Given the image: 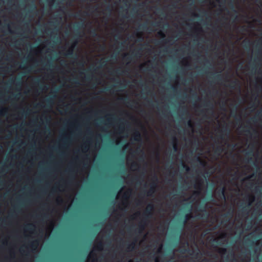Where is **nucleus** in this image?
<instances>
[{"label":"nucleus","mask_w":262,"mask_h":262,"mask_svg":"<svg viewBox=\"0 0 262 262\" xmlns=\"http://www.w3.org/2000/svg\"><path fill=\"white\" fill-rule=\"evenodd\" d=\"M100 48L102 50H104L105 49V46L104 45H102L100 46Z\"/></svg>","instance_id":"obj_37"},{"label":"nucleus","mask_w":262,"mask_h":262,"mask_svg":"<svg viewBox=\"0 0 262 262\" xmlns=\"http://www.w3.org/2000/svg\"><path fill=\"white\" fill-rule=\"evenodd\" d=\"M141 134L139 131H136L134 135V140L136 141H138L140 140Z\"/></svg>","instance_id":"obj_6"},{"label":"nucleus","mask_w":262,"mask_h":262,"mask_svg":"<svg viewBox=\"0 0 262 262\" xmlns=\"http://www.w3.org/2000/svg\"><path fill=\"white\" fill-rule=\"evenodd\" d=\"M203 184V181L202 180H199L196 184H195L194 186L195 188L201 189Z\"/></svg>","instance_id":"obj_8"},{"label":"nucleus","mask_w":262,"mask_h":262,"mask_svg":"<svg viewBox=\"0 0 262 262\" xmlns=\"http://www.w3.org/2000/svg\"><path fill=\"white\" fill-rule=\"evenodd\" d=\"M67 140H68V139L67 138L64 137L63 138V141H67Z\"/></svg>","instance_id":"obj_49"},{"label":"nucleus","mask_w":262,"mask_h":262,"mask_svg":"<svg viewBox=\"0 0 262 262\" xmlns=\"http://www.w3.org/2000/svg\"><path fill=\"white\" fill-rule=\"evenodd\" d=\"M106 90L107 91H110V88H106Z\"/></svg>","instance_id":"obj_56"},{"label":"nucleus","mask_w":262,"mask_h":262,"mask_svg":"<svg viewBox=\"0 0 262 262\" xmlns=\"http://www.w3.org/2000/svg\"><path fill=\"white\" fill-rule=\"evenodd\" d=\"M16 210H18V207H16Z\"/></svg>","instance_id":"obj_62"},{"label":"nucleus","mask_w":262,"mask_h":262,"mask_svg":"<svg viewBox=\"0 0 262 262\" xmlns=\"http://www.w3.org/2000/svg\"><path fill=\"white\" fill-rule=\"evenodd\" d=\"M158 182V178L156 175H155L152 180V183L150 184L149 189L146 192V195L148 196H151L152 194L155 192V188L157 186Z\"/></svg>","instance_id":"obj_2"},{"label":"nucleus","mask_w":262,"mask_h":262,"mask_svg":"<svg viewBox=\"0 0 262 262\" xmlns=\"http://www.w3.org/2000/svg\"><path fill=\"white\" fill-rule=\"evenodd\" d=\"M190 217H191V215H190V214H186V215H185V221H184V224H185V223L187 222V221L188 220H189V218H190Z\"/></svg>","instance_id":"obj_18"},{"label":"nucleus","mask_w":262,"mask_h":262,"mask_svg":"<svg viewBox=\"0 0 262 262\" xmlns=\"http://www.w3.org/2000/svg\"><path fill=\"white\" fill-rule=\"evenodd\" d=\"M219 252L222 254H225L226 252V249L222 248L220 250Z\"/></svg>","instance_id":"obj_22"},{"label":"nucleus","mask_w":262,"mask_h":262,"mask_svg":"<svg viewBox=\"0 0 262 262\" xmlns=\"http://www.w3.org/2000/svg\"><path fill=\"white\" fill-rule=\"evenodd\" d=\"M106 10H107V11H108V12H109L110 13H111V11H112L111 7L109 5V6L107 7Z\"/></svg>","instance_id":"obj_31"},{"label":"nucleus","mask_w":262,"mask_h":262,"mask_svg":"<svg viewBox=\"0 0 262 262\" xmlns=\"http://www.w3.org/2000/svg\"><path fill=\"white\" fill-rule=\"evenodd\" d=\"M125 59H126V60H130V58H129V57H126V58H125Z\"/></svg>","instance_id":"obj_50"},{"label":"nucleus","mask_w":262,"mask_h":262,"mask_svg":"<svg viewBox=\"0 0 262 262\" xmlns=\"http://www.w3.org/2000/svg\"><path fill=\"white\" fill-rule=\"evenodd\" d=\"M155 262H159V259H158V258H156V259H155Z\"/></svg>","instance_id":"obj_53"},{"label":"nucleus","mask_w":262,"mask_h":262,"mask_svg":"<svg viewBox=\"0 0 262 262\" xmlns=\"http://www.w3.org/2000/svg\"><path fill=\"white\" fill-rule=\"evenodd\" d=\"M77 43V41L75 42L73 44V45H72L67 51V54H66V55L67 57H70V58L73 57V56L74 55V48L76 46Z\"/></svg>","instance_id":"obj_3"},{"label":"nucleus","mask_w":262,"mask_h":262,"mask_svg":"<svg viewBox=\"0 0 262 262\" xmlns=\"http://www.w3.org/2000/svg\"><path fill=\"white\" fill-rule=\"evenodd\" d=\"M188 251H189V249L188 248L187 249H183L181 250V251H180L181 253H183V254L185 253L186 252H188Z\"/></svg>","instance_id":"obj_23"},{"label":"nucleus","mask_w":262,"mask_h":262,"mask_svg":"<svg viewBox=\"0 0 262 262\" xmlns=\"http://www.w3.org/2000/svg\"><path fill=\"white\" fill-rule=\"evenodd\" d=\"M91 34L93 36H97L98 35L95 29L91 31Z\"/></svg>","instance_id":"obj_21"},{"label":"nucleus","mask_w":262,"mask_h":262,"mask_svg":"<svg viewBox=\"0 0 262 262\" xmlns=\"http://www.w3.org/2000/svg\"><path fill=\"white\" fill-rule=\"evenodd\" d=\"M120 99L122 100L125 103H126L127 102H128V98H124V99L123 98H120Z\"/></svg>","instance_id":"obj_27"},{"label":"nucleus","mask_w":262,"mask_h":262,"mask_svg":"<svg viewBox=\"0 0 262 262\" xmlns=\"http://www.w3.org/2000/svg\"><path fill=\"white\" fill-rule=\"evenodd\" d=\"M107 121H110V119L109 118H108V119H107Z\"/></svg>","instance_id":"obj_64"},{"label":"nucleus","mask_w":262,"mask_h":262,"mask_svg":"<svg viewBox=\"0 0 262 262\" xmlns=\"http://www.w3.org/2000/svg\"><path fill=\"white\" fill-rule=\"evenodd\" d=\"M136 242V240L135 242H133L130 244H129L127 246V249L130 250H133L135 246Z\"/></svg>","instance_id":"obj_10"},{"label":"nucleus","mask_w":262,"mask_h":262,"mask_svg":"<svg viewBox=\"0 0 262 262\" xmlns=\"http://www.w3.org/2000/svg\"><path fill=\"white\" fill-rule=\"evenodd\" d=\"M183 166L184 167H185L186 168V171H188L189 170V167L187 166V165H186L185 164H183Z\"/></svg>","instance_id":"obj_30"},{"label":"nucleus","mask_w":262,"mask_h":262,"mask_svg":"<svg viewBox=\"0 0 262 262\" xmlns=\"http://www.w3.org/2000/svg\"><path fill=\"white\" fill-rule=\"evenodd\" d=\"M38 242L36 241L31 242L29 243V246L33 249H35L38 245Z\"/></svg>","instance_id":"obj_7"},{"label":"nucleus","mask_w":262,"mask_h":262,"mask_svg":"<svg viewBox=\"0 0 262 262\" xmlns=\"http://www.w3.org/2000/svg\"><path fill=\"white\" fill-rule=\"evenodd\" d=\"M31 6L33 7V9L34 10L36 9V6H35V5H34V4H32L31 5Z\"/></svg>","instance_id":"obj_41"},{"label":"nucleus","mask_w":262,"mask_h":262,"mask_svg":"<svg viewBox=\"0 0 262 262\" xmlns=\"http://www.w3.org/2000/svg\"><path fill=\"white\" fill-rule=\"evenodd\" d=\"M34 227V225L33 224H28L26 226V229L27 230H31Z\"/></svg>","instance_id":"obj_14"},{"label":"nucleus","mask_w":262,"mask_h":262,"mask_svg":"<svg viewBox=\"0 0 262 262\" xmlns=\"http://www.w3.org/2000/svg\"><path fill=\"white\" fill-rule=\"evenodd\" d=\"M188 125L190 127H192V123L190 120H189L188 121Z\"/></svg>","instance_id":"obj_32"},{"label":"nucleus","mask_w":262,"mask_h":262,"mask_svg":"<svg viewBox=\"0 0 262 262\" xmlns=\"http://www.w3.org/2000/svg\"><path fill=\"white\" fill-rule=\"evenodd\" d=\"M137 36L139 38H141V41L142 40L143 37H142L141 34L138 33Z\"/></svg>","instance_id":"obj_33"},{"label":"nucleus","mask_w":262,"mask_h":262,"mask_svg":"<svg viewBox=\"0 0 262 262\" xmlns=\"http://www.w3.org/2000/svg\"><path fill=\"white\" fill-rule=\"evenodd\" d=\"M221 135L220 136V138L222 140L224 139V135H228L230 133V129L227 126H225L221 130Z\"/></svg>","instance_id":"obj_4"},{"label":"nucleus","mask_w":262,"mask_h":262,"mask_svg":"<svg viewBox=\"0 0 262 262\" xmlns=\"http://www.w3.org/2000/svg\"><path fill=\"white\" fill-rule=\"evenodd\" d=\"M39 82H40V80H39V79H38V78L35 79L34 80V83L35 84L39 85Z\"/></svg>","instance_id":"obj_24"},{"label":"nucleus","mask_w":262,"mask_h":262,"mask_svg":"<svg viewBox=\"0 0 262 262\" xmlns=\"http://www.w3.org/2000/svg\"><path fill=\"white\" fill-rule=\"evenodd\" d=\"M21 95L20 93H18V94L15 95V98H16L17 96H20Z\"/></svg>","instance_id":"obj_45"},{"label":"nucleus","mask_w":262,"mask_h":262,"mask_svg":"<svg viewBox=\"0 0 262 262\" xmlns=\"http://www.w3.org/2000/svg\"><path fill=\"white\" fill-rule=\"evenodd\" d=\"M238 82L237 80L232 81L230 85V87L231 88H234L235 86L238 84Z\"/></svg>","instance_id":"obj_13"},{"label":"nucleus","mask_w":262,"mask_h":262,"mask_svg":"<svg viewBox=\"0 0 262 262\" xmlns=\"http://www.w3.org/2000/svg\"><path fill=\"white\" fill-rule=\"evenodd\" d=\"M157 158L158 160H159V154L158 152L157 153Z\"/></svg>","instance_id":"obj_43"},{"label":"nucleus","mask_w":262,"mask_h":262,"mask_svg":"<svg viewBox=\"0 0 262 262\" xmlns=\"http://www.w3.org/2000/svg\"><path fill=\"white\" fill-rule=\"evenodd\" d=\"M199 193V192H197V191L194 192V194H198Z\"/></svg>","instance_id":"obj_55"},{"label":"nucleus","mask_w":262,"mask_h":262,"mask_svg":"<svg viewBox=\"0 0 262 262\" xmlns=\"http://www.w3.org/2000/svg\"><path fill=\"white\" fill-rule=\"evenodd\" d=\"M139 29L141 30H145L147 29V26L146 25H142L139 26Z\"/></svg>","instance_id":"obj_20"},{"label":"nucleus","mask_w":262,"mask_h":262,"mask_svg":"<svg viewBox=\"0 0 262 262\" xmlns=\"http://www.w3.org/2000/svg\"><path fill=\"white\" fill-rule=\"evenodd\" d=\"M102 247H103V244L102 242H100L98 243V245H97V248L99 249V250H102Z\"/></svg>","instance_id":"obj_19"},{"label":"nucleus","mask_w":262,"mask_h":262,"mask_svg":"<svg viewBox=\"0 0 262 262\" xmlns=\"http://www.w3.org/2000/svg\"><path fill=\"white\" fill-rule=\"evenodd\" d=\"M236 113V108H235V110H234V111H232V112H231V114H232V115L234 114V115H235Z\"/></svg>","instance_id":"obj_36"},{"label":"nucleus","mask_w":262,"mask_h":262,"mask_svg":"<svg viewBox=\"0 0 262 262\" xmlns=\"http://www.w3.org/2000/svg\"><path fill=\"white\" fill-rule=\"evenodd\" d=\"M197 160L200 162V163L202 164H203V162L201 160V159L198 157L197 158Z\"/></svg>","instance_id":"obj_38"},{"label":"nucleus","mask_w":262,"mask_h":262,"mask_svg":"<svg viewBox=\"0 0 262 262\" xmlns=\"http://www.w3.org/2000/svg\"><path fill=\"white\" fill-rule=\"evenodd\" d=\"M114 73H115L116 74H120V70L119 69H117L115 71H114Z\"/></svg>","instance_id":"obj_35"},{"label":"nucleus","mask_w":262,"mask_h":262,"mask_svg":"<svg viewBox=\"0 0 262 262\" xmlns=\"http://www.w3.org/2000/svg\"><path fill=\"white\" fill-rule=\"evenodd\" d=\"M205 106H208V107H210V109L212 111H213V106L212 105V104L210 102V101H208L205 104Z\"/></svg>","instance_id":"obj_12"},{"label":"nucleus","mask_w":262,"mask_h":262,"mask_svg":"<svg viewBox=\"0 0 262 262\" xmlns=\"http://www.w3.org/2000/svg\"><path fill=\"white\" fill-rule=\"evenodd\" d=\"M245 132L247 133H250V131L249 130H246Z\"/></svg>","instance_id":"obj_58"},{"label":"nucleus","mask_w":262,"mask_h":262,"mask_svg":"<svg viewBox=\"0 0 262 262\" xmlns=\"http://www.w3.org/2000/svg\"><path fill=\"white\" fill-rule=\"evenodd\" d=\"M173 149L174 150V151H177V150H178V146H177V145L176 144H174L173 145Z\"/></svg>","instance_id":"obj_29"},{"label":"nucleus","mask_w":262,"mask_h":262,"mask_svg":"<svg viewBox=\"0 0 262 262\" xmlns=\"http://www.w3.org/2000/svg\"><path fill=\"white\" fill-rule=\"evenodd\" d=\"M86 79L87 80H90L91 79V77L89 75H87L86 76Z\"/></svg>","instance_id":"obj_39"},{"label":"nucleus","mask_w":262,"mask_h":262,"mask_svg":"<svg viewBox=\"0 0 262 262\" xmlns=\"http://www.w3.org/2000/svg\"><path fill=\"white\" fill-rule=\"evenodd\" d=\"M158 34H159V35H160L162 38H164V37H165V34L163 32H161V31L159 32L158 33Z\"/></svg>","instance_id":"obj_26"},{"label":"nucleus","mask_w":262,"mask_h":262,"mask_svg":"<svg viewBox=\"0 0 262 262\" xmlns=\"http://www.w3.org/2000/svg\"><path fill=\"white\" fill-rule=\"evenodd\" d=\"M247 208H246V207H244V208H243V212H244L245 211H247Z\"/></svg>","instance_id":"obj_42"},{"label":"nucleus","mask_w":262,"mask_h":262,"mask_svg":"<svg viewBox=\"0 0 262 262\" xmlns=\"http://www.w3.org/2000/svg\"><path fill=\"white\" fill-rule=\"evenodd\" d=\"M155 26H158L159 25V23H156L154 24Z\"/></svg>","instance_id":"obj_46"},{"label":"nucleus","mask_w":262,"mask_h":262,"mask_svg":"<svg viewBox=\"0 0 262 262\" xmlns=\"http://www.w3.org/2000/svg\"><path fill=\"white\" fill-rule=\"evenodd\" d=\"M138 52H137L135 54H134V56H136L138 54Z\"/></svg>","instance_id":"obj_52"},{"label":"nucleus","mask_w":262,"mask_h":262,"mask_svg":"<svg viewBox=\"0 0 262 262\" xmlns=\"http://www.w3.org/2000/svg\"><path fill=\"white\" fill-rule=\"evenodd\" d=\"M225 188L223 187L221 190H219L217 192L218 195L221 198H222L224 200L226 199V195H225Z\"/></svg>","instance_id":"obj_5"},{"label":"nucleus","mask_w":262,"mask_h":262,"mask_svg":"<svg viewBox=\"0 0 262 262\" xmlns=\"http://www.w3.org/2000/svg\"><path fill=\"white\" fill-rule=\"evenodd\" d=\"M154 210V205L149 204L147 205V208L143 213V219L139 225V228L137 231L139 233H141L145 228L146 221L148 219L151 217L152 211Z\"/></svg>","instance_id":"obj_1"},{"label":"nucleus","mask_w":262,"mask_h":262,"mask_svg":"<svg viewBox=\"0 0 262 262\" xmlns=\"http://www.w3.org/2000/svg\"><path fill=\"white\" fill-rule=\"evenodd\" d=\"M198 211H202V212H206V205H201L198 209Z\"/></svg>","instance_id":"obj_11"},{"label":"nucleus","mask_w":262,"mask_h":262,"mask_svg":"<svg viewBox=\"0 0 262 262\" xmlns=\"http://www.w3.org/2000/svg\"><path fill=\"white\" fill-rule=\"evenodd\" d=\"M119 129L121 130H122L123 129V127H122V126L121 125L119 127Z\"/></svg>","instance_id":"obj_51"},{"label":"nucleus","mask_w":262,"mask_h":262,"mask_svg":"<svg viewBox=\"0 0 262 262\" xmlns=\"http://www.w3.org/2000/svg\"><path fill=\"white\" fill-rule=\"evenodd\" d=\"M16 84L17 85L20 86V85H21V82H20V79H17L16 82Z\"/></svg>","instance_id":"obj_28"},{"label":"nucleus","mask_w":262,"mask_h":262,"mask_svg":"<svg viewBox=\"0 0 262 262\" xmlns=\"http://www.w3.org/2000/svg\"><path fill=\"white\" fill-rule=\"evenodd\" d=\"M51 25L54 26V23H51Z\"/></svg>","instance_id":"obj_57"},{"label":"nucleus","mask_w":262,"mask_h":262,"mask_svg":"<svg viewBox=\"0 0 262 262\" xmlns=\"http://www.w3.org/2000/svg\"><path fill=\"white\" fill-rule=\"evenodd\" d=\"M54 93H57V91H55L54 92Z\"/></svg>","instance_id":"obj_63"},{"label":"nucleus","mask_w":262,"mask_h":262,"mask_svg":"<svg viewBox=\"0 0 262 262\" xmlns=\"http://www.w3.org/2000/svg\"><path fill=\"white\" fill-rule=\"evenodd\" d=\"M75 83H79L77 80L74 81Z\"/></svg>","instance_id":"obj_54"},{"label":"nucleus","mask_w":262,"mask_h":262,"mask_svg":"<svg viewBox=\"0 0 262 262\" xmlns=\"http://www.w3.org/2000/svg\"><path fill=\"white\" fill-rule=\"evenodd\" d=\"M83 149H84V150H87L88 149V147L86 146H84L83 147Z\"/></svg>","instance_id":"obj_44"},{"label":"nucleus","mask_w":262,"mask_h":262,"mask_svg":"<svg viewBox=\"0 0 262 262\" xmlns=\"http://www.w3.org/2000/svg\"><path fill=\"white\" fill-rule=\"evenodd\" d=\"M221 77V75H216L213 77V78L216 80H220Z\"/></svg>","instance_id":"obj_25"},{"label":"nucleus","mask_w":262,"mask_h":262,"mask_svg":"<svg viewBox=\"0 0 262 262\" xmlns=\"http://www.w3.org/2000/svg\"><path fill=\"white\" fill-rule=\"evenodd\" d=\"M233 211H229L227 213L225 214H224V216L225 217H232L233 216Z\"/></svg>","instance_id":"obj_15"},{"label":"nucleus","mask_w":262,"mask_h":262,"mask_svg":"<svg viewBox=\"0 0 262 262\" xmlns=\"http://www.w3.org/2000/svg\"><path fill=\"white\" fill-rule=\"evenodd\" d=\"M114 58H115V59H116V56H112V58H114Z\"/></svg>","instance_id":"obj_61"},{"label":"nucleus","mask_w":262,"mask_h":262,"mask_svg":"<svg viewBox=\"0 0 262 262\" xmlns=\"http://www.w3.org/2000/svg\"><path fill=\"white\" fill-rule=\"evenodd\" d=\"M124 197L127 199L128 197L127 196V193H125L124 195Z\"/></svg>","instance_id":"obj_48"},{"label":"nucleus","mask_w":262,"mask_h":262,"mask_svg":"<svg viewBox=\"0 0 262 262\" xmlns=\"http://www.w3.org/2000/svg\"><path fill=\"white\" fill-rule=\"evenodd\" d=\"M46 101L47 104H51L52 103V98L51 97L46 99Z\"/></svg>","instance_id":"obj_16"},{"label":"nucleus","mask_w":262,"mask_h":262,"mask_svg":"<svg viewBox=\"0 0 262 262\" xmlns=\"http://www.w3.org/2000/svg\"><path fill=\"white\" fill-rule=\"evenodd\" d=\"M223 149L221 146H218L215 150V153L217 154V155H220V153L223 151Z\"/></svg>","instance_id":"obj_9"},{"label":"nucleus","mask_w":262,"mask_h":262,"mask_svg":"<svg viewBox=\"0 0 262 262\" xmlns=\"http://www.w3.org/2000/svg\"><path fill=\"white\" fill-rule=\"evenodd\" d=\"M12 217H13V214H10V215H9L8 218L10 219V218H11Z\"/></svg>","instance_id":"obj_47"},{"label":"nucleus","mask_w":262,"mask_h":262,"mask_svg":"<svg viewBox=\"0 0 262 262\" xmlns=\"http://www.w3.org/2000/svg\"><path fill=\"white\" fill-rule=\"evenodd\" d=\"M139 214H140V213H139V212H137V213H136V215H139Z\"/></svg>","instance_id":"obj_60"},{"label":"nucleus","mask_w":262,"mask_h":262,"mask_svg":"<svg viewBox=\"0 0 262 262\" xmlns=\"http://www.w3.org/2000/svg\"><path fill=\"white\" fill-rule=\"evenodd\" d=\"M173 140L174 141H176V138L175 137H173Z\"/></svg>","instance_id":"obj_59"},{"label":"nucleus","mask_w":262,"mask_h":262,"mask_svg":"<svg viewBox=\"0 0 262 262\" xmlns=\"http://www.w3.org/2000/svg\"><path fill=\"white\" fill-rule=\"evenodd\" d=\"M4 111H6V109H3L2 110H1V111H0V114H1V115H2V114H3V112H4Z\"/></svg>","instance_id":"obj_40"},{"label":"nucleus","mask_w":262,"mask_h":262,"mask_svg":"<svg viewBox=\"0 0 262 262\" xmlns=\"http://www.w3.org/2000/svg\"><path fill=\"white\" fill-rule=\"evenodd\" d=\"M137 166H138V164L135 162L133 163L132 164V167H136Z\"/></svg>","instance_id":"obj_34"},{"label":"nucleus","mask_w":262,"mask_h":262,"mask_svg":"<svg viewBox=\"0 0 262 262\" xmlns=\"http://www.w3.org/2000/svg\"><path fill=\"white\" fill-rule=\"evenodd\" d=\"M83 26V24H77L75 27V28L76 29H79L81 28H82Z\"/></svg>","instance_id":"obj_17"}]
</instances>
